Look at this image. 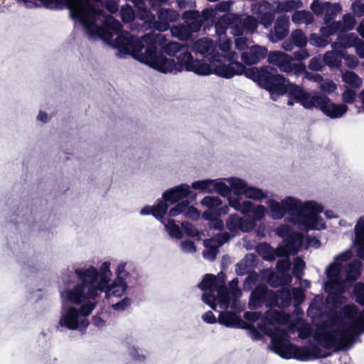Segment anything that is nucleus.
<instances>
[{"label":"nucleus","instance_id":"1","mask_svg":"<svg viewBox=\"0 0 364 364\" xmlns=\"http://www.w3.org/2000/svg\"><path fill=\"white\" fill-rule=\"evenodd\" d=\"M215 73L218 76L226 79L232 78L235 75H244L271 94L277 95L286 94L287 90L284 83L287 78L279 74L278 70L270 65L247 68L244 64L240 62H232L230 64H221L216 66Z\"/></svg>","mask_w":364,"mask_h":364},{"label":"nucleus","instance_id":"2","mask_svg":"<svg viewBox=\"0 0 364 364\" xmlns=\"http://www.w3.org/2000/svg\"><path fill=\"white\" fill-rule=\"evenodd\" d=\"M285 210L291 217L294 224L298 225L303 230H321L326 228L323 218L318 215L322 213V205L314 201H301L292 197H287L282 200Z\"/></svg>","mask_w":364,"mask_h":364},{"label":"nucleus","instance_id":"3","mask_svg":"<svg viewBox=\"0 0 364 364\" xmlns=\"http://www.w3.org/2000/svg\"><path fill=\"white\" fill-rule=\"evenodd\" d=\"M277 331L279 333L272 336L271 343L273 350L283 358L307 361L324 358L331 355V353H323L320 347L312 342L307 346L294 345L287 338L286 331L279 328Z\"/></svg>","mask_w":364,"mask_h":364},{"label":"nucleus","instance_id":"4","mask_svg":"<svg viewBox=\"0 0 364 364\" xmlns=\"http://www.w3.org/2000/svg\"><path fill=\"white\" fill-rule=\"evenodd\" d=\"M363 332L364 309L360 312L359 317L346 329L321 331L318 333L314 338L326 349H331L336 346V350H346L354 343L355 337Z\"/></svg>","mask_w":364,"mask_h":364},{"label":"nucleus","instance_id":"5","mask_svg":"<svg viewBox=\"0 0 364 364\" xmlns=\"http://www.w3.org/2000/svg\"><path fill=\"white\" fill-rule=\"evenodd\" d=\"M75 274L80 283L67 291L68 301L75 304H80L85 299H95L98 294L95 282L97 276V269L90 266L87 268H77Z\"/></svg>","mask_w":364,"mask_h":364},{"label":"nucleus","instance_id":"6","mask_svg":"<svg viewBox=\"0 0 364 364\" xmlns=\"http://www.w3.org/2000/svg\"><path fill=\"white\" fill-rule=\"evenodd\" d=\"M140 62L162 73H177L183 70V64L178 63L173 58H168L156 51V47L150 46L145 48Z\"/></svg>","mask_w":364,"mask_h":364},{"label":"nucleus","instance_id":"7","mask_svg":"<svg viewBox=\"0 0 364 364\" xmlns=\"http://www.w3.org/2000/svg\"><path fill=\"white\" fill-rule=\"evenodd\" d=\"M117 35L112 43V46L121 53L131 55L134 58L140 60L144 53L143 50H145L143 41L127 31H122Z\"/></svg>","mask_w":364,"mask_h":364},{"label":"nucleus","instance_id":"8","mask_svg":"<svg viewBox=\"0 0 364 364\" xmlns=\"http://www.w3.org/2000/svg\"><path fill=\"white\" fill-rule=\"evenodd\" d=\"M184 23L173 26L171 28V34L181 41L188 40L193 33L200 31L203 19L198 11H189L183 14Z\"/></svg>","mask_w":364,"mask_h":364},{"label":"nucleus","instance_id":"9","mask_svg":"<svg viewBox=\"0 0 364 364\" xmlns=\"http://www.w3.org/2000/svg\"><path fill=\"white\" fill-rule=\"evenodd\" d=\"M314 100V108L319 109L326 116L331 119H337L341 117L348 111V106L345 104H336L331 100L323 94H318V97Z\"/></svg>","mask_w":364,"mask_h":364},{"label":"nucleus","instance_id":"10","mask_svg":"<svg viewBox=\"0 0 364 364\" xmlns=\"http://www.w3.org/2000/svg\"><path fill=\"white\" fill-rule=\"evenodd\" d=\"M229 205L234 208L235 210L240 212L244 215H249L252 213L251 220L259 221L265 214L266 208L262 205H255L253 203L249 200H244L240 202L238 197L228 198Z\"/></svg>","mask_w":364,"mask_h":364},{"label":"nucleus","instance_id":"11","mask_svg":"<svg viewBox=\"0 0 364 364\" xmlns=\"http://www.w3.org/2000/svg\"><path fill=\"white\" fill-rule=\"evenodd\" d=\"M286 87V94L288 93L290 100H294L296 102L300 103L304 108L312 109L314 106V100L318 97L319 92L311 95L305 91L301 86L291 84L289 80H286L284 83Z\"/></svg>","mask_w":364,"mask_h":364},{"label":"nucleus","instance_id":"12","mask_svg":"<svg viewBox=\"0 0 364 364\" xmlns=\"http://www.w3.org/2000/svg\"><path fill=\"white\" fill-rule=\"evenodd\" d=\"M274 292L269 290L267 284L264 283L258 284L252 291L248 306L250 309H257L265 304L267 306H272V299Z\"/></svg>","mask_w":364,"mask_h":364},{"label":"nucleus","instance_id":"13","mask_svg":"<svg viewBox=\"0 0 364 364\" xmlns=\"http://www.w3.org/2000/svg\"><path fill=\"white\" fill-rule=\"evenodd\" d=\"M255 222L250 219H244L236 213L230 214L225 221L227 229L232 237L242 232H250L255 227Z\"/></svg>","mask_w":364,"mask_h":364},{"label":"nucleus","instance_id":"14","mask_svg":"<svg viewBox=\"0 0 364 364\" xmlns=\"http://www.w3.org/2000/svg\"><path fill=\"white\" fill-rule=\"evenodd\" d=\"M78 309L70 306L63 314L59 321V325L69 330H77L80 326L87 328L89 321L87 318L80 320Z\"/></svg>","mask_w":364,"mask_h":364},{"label":"nucleus","instance_id":"15","mask_svg":"<svg viewBox=\"0 0 364 364\" xmlns=\"http://www.w3.org/2000/svg\"><path fill=\"white\" fill-rule=\"evenodd\" d=\"M191 187L195 190H200L203 192H217L223 197L230 196V188L222 181L216 182L213 180H203L195 181Z\"/></svg>","mask_w":364,"mask_h":364},{"label":"nucleus","instance_id":"16","mask_svg":"<svg viewBox=\"0 0 364 364\" xmlns=\"http://www.w3.org/2000/svg\"><path fill=\"white\" fill-rule=\"evenodd\" d=\"M284 242V245L279 247V257L296 255L301 247L303 235L300 232H293Z\"/></svg>","mask_w":364,"mask_h":364},{"label":"nucleus","instance_id":"17","mask_svg":"<svg viewBox=\"0 0 364 364\" xmlns=\"http://www.w3.org/2000/svg\"><path fill=\"white\" fill-rule=\"evenodd\" d=\"M158 20L154 28L159 31H166L170 28V23L175 22L179 18L178 11L171 9L161 8L158 11Z\"/></svg>","mask_w":364,"mask_h":364},{"label":"nucleus","instance_id":"18","mask_svg":"<svg viewBox=\"0 0 364 364\" xmlns=\"http://www.w3.org/2000/svg\"><path fill=\"white\" fill-rule=\"evenodd\" d=\"M267 49L264 46L255 45L243 52L241 55V59L245 64L252 65L258 63L267 55Z\"/></svg>","mask_w":364,"mask_h":364},{"label":"nucleus","instance_id":"19","mask_svg":"<svg viewBox=\"0 0 364 364\" xmlns=\"http://www.w3.org/2000/svg\"><path fill=\"white\" fill-rule=\"evenodd\" d=\"M165 53L169 56L176 57L178 63L184 64L191 58L187 46L176 42H171L165 47Z\"/></svg>","mask_w":364,"mask_h":364},{"label":"nucleus","instance_id":"20","mask_svg":"<svg viewBox=\"0 0 364 364\" xmlns=\"http://www.w3.org/2000/svg\"><path fill=\"white\" fill-rule=\"evenodd\" d=\"M268 62L277 66L281 71L289 73L291 70V61L293 58L291 55L282 51H271L268 54Z\"/></svg>","mask_w":364,"mask_h":364},{"label":"nucleus","instance_id":"21","mask_svg":"<svg viewBox=\"0 0 364 364\" xmlns=\"http://www.w3.org/2000/svg\"><path fill=\"white\" fill-rule=\"evenodd\" d=\"M221 64L223 63H220L218 65ZM215 66H218V65H216ZM183 70H185L188 72H193L196 74L200 75H208L213 73L215 74V68H214V70L213 71L211 66L208 63L203 62L201 60H194L192 55L191 59L187 60L186 62L183 64Z\"/></svg>","mask_w":364,"mask_h":364},{"label":"nucleus","instance_id":"22","mask_svg":"<svg viewBox=\"0 0 364 364\" xmlns=\"http://www.w3.org/2000/svg\"><path fill=\"white\" fill-rule=\"evenodd\" d=\"M112 272L110 271V262H104L97 270V276L95 282V288L98 291L102 292L107 287L110 281V276Z\"/></svg>","mask_w":364,"mask_h":364},{"label":"nucleus","instance_id":"23","mask_svg":"<svg viewBox=\"0 0 364 364\" xmlns=\"http://www.w3.org/2000/svg\"><path fill=\"white\" fill-rule=\"evenodd\" d=\"M218 322L226 327L247 328L245 326L247 323L233 311L221 312L218 317Z\"/></svg>","mask_w":364,"mask_h":364},{"label":"nucleus","instance_id":"24","mask_svg":"<svg viewBox=\"0 0 364 364\" xmlns=\"http://www.w3.org/2000/svg\"><path fill=\"white\" fill-rule=\"evenodd\" d=\"M289 18L285 16H279L277 18L274 29L271 31V39L277 41L284 39L288 34Z\"/></svg>","mask_w":364,"mask_h":364},{"label":"nucleus","instance_id":"25","mask_svg":"<svg viewBox=\"0 0 364 364\" xmlns=\"http://www.w3.org/2000/svg\"><path fill=\"white\" fill-rule=\"evenodd\" d=\"M326 291L328 292V296L326 298L327 303L331 304L335 306H337L342 298L341 296L342 292L341 284L336 281L330 280L326 283Z\"/></svg>","mask_w":364,"mask_h":364},{"label":"nucleus","instance_id":"26","mask_svg":"<svg viewBox=\"0 0 364 364\" xmlns=\"http://www.w3.org/2000/svg\"><path fill=\"white\" fill-rule=\"evenodd\" d=\"M359 39L358 36L353 33H339L338 42L333 43L332 46L334 49L341 48H342L341 50H345L347 48L355 47Z\"/></svg>","mask_w":364,"mask_h":364},{"label":"nucleus","instance_id":"27","mask_svg":"<svg viewBox=\"0 0 364 364\" xmlns=\"http://www.w3.org/2000/svg\"><path fill=\"white\" fill-rule=\"evenodd\" d=\"M355 243L358 246V255L364 260V217L360 218L355 226Z\"/></svg>","mask_w":364,"mask_h":364},{"label":"nucleus","instance_id":"28","mask_svg":"<svg viewBox=\"0 0 364 364\" xmlns=\"http://www.w3.org/2000/svg\"><path fill=\"white\" fill-rule=\"evenodd\" d=\"M167 212V205L165 202H159L156 205L144 206L140 211L141 215H152L156 219H162Z\"/></svg>","mask_w":364,"mask_h":364},{"label":"nucleus","instance_id":"29","mask_svg":"<svg viewBox=\"0 0 364 364\" xmlns=\"http://www.w3.org/2000/svg\"><path fill=\"white\" fill-rule=\"evenodd\" d=\"M230 23L232 33L235 36H241L244 34L243 16L235 14L228 13V17H226Z\"/></svg>","mask_w":364,"mask_h":364},{"label":"nucleus","instance_id":"30","mask_svg":"<svg viewBox=\"0 0 364 364\" xmlns=\"http://www.w3.org/2000/svg\"><path fill=\"white\" fill-rule=\"evenodd\" d=\"M127 287V285L125 280L119 276H117L112 285L109 286L108 284L104 291L106 292L107 295H113L117 297H120L124 294Z\"/></svg>","mask_w":364,"mask_h":364},{"label":"nucleus","instance_id":"31","mask_svg":"<svg viewBox=\"0 0 364 364\" xmlns=\"http://www.w3.org/2000/svg\"><path fill=\"white\" fill-rule=\"evenodd\" d=\"M257 252L264 260L273 261L279 257V247L275 250L267 242H263L257 247Z\"/></svg>","mask_w":364,"mask_h":364},{"label":"nucleus","instance_id":"32","mask_svg":"<svg viewBox=\"0 0 364 364\" xmlns=\"http://www.w3.org/2000/svg\"><path fill=\"white\" fill-rule=\"evenodd\" d=\"M170 194L176 195L181 201L187 196H190L191 200H194L196 197V195L191 191L189 186L186 183H182L166 191V195L168 196Z\"/></svg>","mask_w":364,"mask_h":364},{"label":"nucleus","instance_id":"33","mask_svg":"<svg viewBox=\"0 0 364 364\" xmlns=\"http://www.w3.org/2000/svg\"><path fill=\"white\" fill-rule=\"evenodd\" d=\"M335 50V51L326 52L323 55L324 64L331 68L340 67L342 63V55H344L343 50H338V48Z\"/></svg>","mask_w":364,"mask_h":364},{"label":"nucleus","instance_id":"34","mask_svg":"<svg viewBox=\"0 0 364 364\" xmlns=\"http://www.w3.org/2000/svg\"><path fill=\"white\" fill-rule=\"evenodd\" d=\"M291 294L289 289H282L274 292L272 299V306H287L291 304Z\"/></svg>","mask_w":364,"mask_h":364},{"label":"nucleus","instance_id":"35","mask_svg":"<svg viewBox=\"0 0 364 364\" xmlns=\"http://www.w3.org/2000/svg\"><path fill=\"white\" fill-rule=\"evenodd\" d=\"M267 205L269 208L271 217L273 219H282L287 213L285 205L282 201L279 203L273 199H269Z\"/></svg>","mask_w":364,"mask_h":364},{"label":"nucleus","instance_id":"36","mask_svg":"<svg viewBox=\"0 0 364 364\" xmlns=\"http://www.w3.org/2000/svg\"><path fill=\"white\" fill-rule=\"evenodd\" d=\"M362 262L358 259H354L348 265L346 280L350 282L355 281L360 275Z\"/></svg>","mask_w":364,"mask_h":364},{"label":"nucleus","instance_id":"37","mask_svg":"<svg viewBox=\"0 0 364 364\" xmlns=\"http://www.w3.org/2000/svg\"><path fill=\"white\" fill-rule=\"evenodd\" d=\"M216 276L212 274H206L202 281L198 284V287L202 291H216Z\"/></svg>","mask_w":364,"mask_h":364},{"label":"nucleus","instance_id":"38","mask_svg":"<svg viewBox=\"0 0 364 364\" xmlns=\"http://www.w3.org/2000/svg\"><path fill=\"white\" fill-rule=\"evenodd\" d=\"M341 11V6L339 4H331L326 1V8L324 14V23L328 24L332 19Z\"/></svg>","mask_w":364,"mask_h":364},{"label":"nucleus","instance_id":"39","mask_svg":"<svg viewBox=\"0 0 364 364\" xmlns=\"http://www.w3.org/2000/svg\"><path fill=\"white\" fill-rule=\"evenodd\" d=\"M309 41L311 45L316 47H325L330 43V39L325 32H320V34L311 33Z\"/></svg>","mask_w":364,"mask_h":364},{"label":"nucleus","instance_id":"40","mask_svg":"<svg viewBox=\"0 0 364 364\" xmlns=\"http://www.w3.org/2000/svg\"><path fill=\"white\" fill-rule=\"evenodd\" d=\"M343 81L348 84L353 88H359L362 85V80L353 71H346L343 73Z\"/></svg>","mask_w":364,"mask_h":364},{"label":"nucleus","instance_id":"41","mask_svg":"<svg viewBox=\"0 0 364 364\" xmlns=\"http://www.w3.org/2000/svg\"><path fill=\"white\" fill-rule=\"evenodd\" d=\"M290 39L294 46L299 48H304L308 42V39L305 33L301 29H296L293 31L290 35Z\"/></svg>","mask_w":364,"mask_h":364},{"label":"nucleus","instance_id":"42","mask_svg":"<svg viewBox=\"0 0 364 364\" xmlns=\"http://www.w3.org/2000/svg\"><path fill=\"white\" fill-rule=\"evenodd\" d=\"M343 24L341 21H333L331 23H329L328 24H326V26H322L320 28V32H325L326 35H328V37L330 38V36L338 33H341V32H344L343 30Z\"/></svg>","mask_w":364,"mask_h":364},{"label":"nucleus","instance_id":"43","mask_svg":"<svg viewBox=\"0 0 364 364\" xmlns=\"http://www.w3.org/2000/svg\"><path fill=\"white\" fill-rule=\"evenodd\" d=\"M166 229L171 237L180 240L183 237V234L179 226L173 219H169L166 225Z\"/></svg>","mask_w":364,"mask_h":364},{"label":"nucleus","instance_id":"44","mask_svg":"<svg viewBox=\"0 0 364 364\" xmlns=\"http://www.w3.org/2000/svg\"><path fill=\"white\" fill-rule=\"evenodd\" d=\"M229 182L235 195L238 197L241 193L244 194V191L246 190L247 186L244 180L232 178L229 181Z\"/></svg>","mask_w":364,"mask_h":364},{"label":"nucleus","instance_id":"45","mask_svg":"<svg viewBox=\"0 0 364 364\" xmlns=\"http://www.w3.org/2000/svg\"><path fill=\"white\" fill-rule=\"evenodd\" d=\"M215 291L218 292L216 297L218 301V304L220 306H228L230 301L228 288L226 287H218L216 288Z\"/></svg>","mask_w":364,"mask_h":364},{"label":"nucleus","instance_id":"46","mask_svg":"<svg viewBox=\"0 0 364 364\" xmlns=\"http://www.w3.org/2000/svg\"><path fill=\"white\" fill-rule=\"evenodd\" d=\"M244 33H253L258 26V21L252 16L243 17Z\"/></svg>","mask_w":364,"mask_h":364},{"label":"nucleus","instance_id":"47","mask_svg":"<svg viewBox=\"0 0 364 364\" xmlns=\"http://www.w3.org/2000/svg\"><path fill=\"white\" fill-rule=\"evenodd\" d=\"M250 257L251 258L254 257L253 255H247L245 258L236 265V272L238 275L242 276L248 274L251 267V264L249 261Z\"/></svg>","mask_w":364,"mask_h":364},{"label":"nucleus","instance_id":"48","mask_svg":"<svg viewBox=\"0 0 364 364\" xmlns=\"http://www.w3.org/2000/svg\"><path fill=\"white\" fill-rule=\"evenodd\" d=\"M120 16L124 23H130L135 18V13L132 7L126 4L121 8Z\"/></svg>","mask_w":364,"mask_h":364},{"label":"nucleus","instance_id":"49","mask_svg":"<svg viewBox=\"0 0 364 364\" xmlns=\"http://www.w3.org/2000/svg\"><path fill=\"white\" fill-rule=\"evenodd\" d=\"M275 18L274 12L272 11H269L266 12H260L258 14V18L260 24H262L264 28H269L272 22L274 21Z\"/></svg>","mask_w":364,"mask_h":364},{"label":"nucleus","instance_id":"50","mask_svg":"<svg viewBox=\"0 0 364 364\" xmlns=\"http://www.w3.org/2000/svg\"><path fill=\"white\" fill-rule=\"evenodd\" d=\"M244 195L247 198L260 200L266 197L262 190L255 188L247 186L246 190L244 191Z\"/></svg>","mask_w":364,"mask_h":364},{"label":"nucleus","instance_id":"51","mask_svg":"<svg viewBox=\"0 0 364 364\" xmlns=\"http://www.w3.org/2000/svg\"><path fill=\"white\" fill-rule=\"evenodd\" d=\"M175 206L171 208L168 211L169 217H176L181 213L184 215L186 208L190 204L188 200H183L178 203H175Z\"/></svg>","mask_w":364,"mask_h":364},{"label":"nucleus","instance_id":"52","mask_svg":"<svg viewBox=\"0 0 364 364\" xmlns=\"http://www.w3.org/2000/svg\"><path fill=\"white\" fill-rule=\"evenodd\" d=\"M222 203L221 199L218 196H205L201 200V204L208 209L216 210Z\"/></svg>","mask_w":364,"mask_h":364},{"label":"nucleus","instance_id":"53","mask_svg":"<svg viewBox=\"0 0 364 364\" xmlns=\"http://www.w3.org/2000/svg\"><path fill=\"white\" fill-rule=\"evenodd\" d=\"M228 14L223 15L215 24V32L218 35H223L228 28H230V23L226 21Z\"/></svg>","mask_w":364,"mask_h":364},{"label":"nucleus","instance_id":"54","mask_svg":"<svg viewBox=\"0 0 364 364\" xmlns=\"http://www.w3.org/2000/svg\"><path fill=\"white\" fill-rule=\"evenodd\" d=\"M305 265V262L301 257H297L294 259L292 274L296 279H301L304 274Z\"/></svg>","mask_w":364,"mask_h":364},{"label":"nucleus","instance_id":"55","mask_svg":"<svg viewBox=\"0 0 364 364\" xmlns=\"http://www.w3.org/2000/svg\"><path fill=\"white\" fill-rule=\"evenodd\" d=\"M289 255L283 256L282 259H279L277 263L276 269L277 272H289L291 262L289 257Z\"/></svg>","mask_w":364,"mask_h":364},{"label":"nucleus","instance_id":"56","mask_svg":"<svg viewBox=\"0 0 364 364\" xmlns=\"http://www.w3.org/2000/svg\"><path fill=\"white\" fill-rule=\"evenodd\" d=\"M203 301L208 305L212 309L215 310L217 308V297L215 295V291H210L204 293L202 296Z\"/></svg>","mask_w":364,"mask_h":364},{"label":"nucleus","instance_id":"57","mask_svg":"<svg viewBox=\"0 0 364 364\" xmlns=\"http://www.w3.org/2000/svg\"><path fill=\"white\" fill-rule=\"evenodd\" d=\"M319 88L324 92L331 94L336 91L337 85L332 80L326 79L320 84Z\"/></svg>","mask_w":364,"mask_h":364},{"label":"nucleus","instance_id":"58","mask_svg":"<svg viewBox=\"0 0 364 364\" xmlns=\"http://www.w3.org/2000/svg\"><path fill=\"white\" fill-rule=\"evenodd\" d=\"M343 21L342 28L344 31L353 29L356 23L355 17L350 14H346L343 15Z\"/></svg>","mask_w":364,"mask_h":364},{"label":"nucleus","instance_id":"59","mask_svg":"<svg viewBox=\"0 0 364 364\" xmlns=\"http://www.w3.org/2000/svg\"><path fill=\"white\" fill-rule=\"evenodd\" d=\"M341 269V263L336 262L331 264L326 269L327 277L331 279L333 277H338Z\"/></svg>","mask_w":364,"mask_h":364},{"label":"nucleus","instance_id":"60","mask_svg":"<svg viewBox=\"0 0 364 364\" xmlns=\"http://www.w3.org/2000/svg\"><path fill=\"white\" fill-rule=\"evenodd\" d=\"M342 58L344 59L346 66L350 69H355L358 67L359 61L358 58L353 55H348L346 50H343Z\"/></svg>","mask_w":364,"mask_h":364},{"label":"nucleus","instance_id":"61","mask_svg":"<svg viewBox=\"0 0 364 364\" xmlns=\"http://www.w3.org/2000/svg\"><path fill=\"white\" fill-rule=\"evenodd\" d=\"M96 306V303L87 301L83 304L78 309L80 316L86 317L89 316Z\"/></svg>","mask_w":364,"mask_h":364},{"label":"nucleus","instance_id":"62","mask_svg":"<svg viewBox=\"0 0 364 364\" xmlns=\"http://www.w3.org/2000/svg\"><path fill=\"white\" fill-rule=\"evenodd\" d=\"M181 227L188 236L191 237L199 236V232L192 223L185 221L181 223Z\"/></svg>","mask_w":364,"mask_h":364},{"label":"nucleus","instance_id":"63","mask_svg":"<svg viewBox=\"0 0 364 364\" xmlns=\"http://www.w3.org/2000/svg\"><path fill=\"white\" fill-rule=\"evenodd\" d=\"M323 59L315 56L310 60L308 67L311 70L320 71L323 68Z\"/></svg>","mask_w":364,"mask_h":364},{"label":"nucleus","instance_id":"64","mask_svg":"<svg viewBox=\"0 0 364 364\" xmlns=\"http://www.w3.org/2000/svg\"><path fill=\"white\" fill-rule=\"evenodd\" d=\"M326 8V1L322 2L319 0H314L311 4V9L316 15L323 14Z\"/></svg>","mask_w":364,"mask_h":364}]
</instances>
